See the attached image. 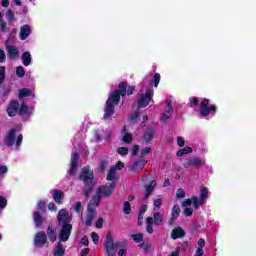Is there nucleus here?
<instances>
[{
  "mask_svg": "<svg viewBox=\"0 0 256 256\" xmlns=\"http://www.w3.org/2000/svg\"><path fill=\"white\" fill-rule=\"evenodd\" d=\"M127 95V82H120L118 84V89L111 92L104 107L103 118L105 121L111 119L115 115V105H119L121 97Z\"/></svg>",
  "mask_w": 256,
  "mask_h": 256,
  "instance_id": "f257e3e1",
  "label": "nucleus"
},
{
  "mask_svg": "<svg viewBox=\"0 0 256 256\" xmlns=\"http://www.w3.org/2000/svg\"><path fill=\"white\" fill-rule=\"evenodd\" d=\"M79 179L84 183V187L82 189L83 197H85V199H89V195L93 193V189H95V185H97L93 170H90L87 167L83 168L80 172Z\"/></svg>",
  "mask_w": 256,
  "mask_h": 256,
  "instance_id": "f03ea898",
  "label": "nucleus"
},
{
  "mask_svg": "<svg viewBox=\"0 0 256 256\" xmlns=\"http://www.w3.org/2000/svg\"><path fill=\"white\" fill-rule=\"evenodd\" d=\"M116 190L117 183L115 182L101 185L98 187L96 195L92 197L91 201L99 205V203H101V199H109L110 197H113V193H115Z\"/></svg>",
  "mask_w": 256,
  "mask_h": 256,
  "instance_id": "7ed1b4c3",
  "label": "nucleus"
},
{
  "mask_svg": "<svg viewBox=\"0 0 256 256\" xmlns=\"http://www.w3.org/2000/svg\"><path fill=\"white\" fill-rule=\"evenodd\" d=\"M22 143L23 134H19L17 136V130L15 128L10 129L4 137V145H6V147H13L15 145L16 151H19V148L21 147Z\"/></svg>",
  "mask_w": 256,
  "mask_h": 256,
  "instance_id": "20e7f679",
  "label": "nucleus"
},
{
  "mask_svg": "<svg viewBox=\"0 0 256 256\" xmlns=\"http://www.w3.org/2000/svg\"><path fill=\"white\" fill-rule=\"evenodd\" d=\"M99 207V204L90 200L87 207V214L85 219V225H91L93 220L95 219V215H97L96 209Z\"/></svg>",
  "mask_w": 256,
  "mask_h": 256,
  "instance_id": "39448f33",
  "label": "nucleus"
},
{
  "mask_svg": "<svg viewBox=\"0 0 256 256\" xmlns=\"http://www.w3.org/2000/svg\"><path fill=\"white\" fill-rule=\"evenodd\" d=\"M151 99H153V92L151 89H147L145 94H140L138 96V109H144V107H147L149 103H151Z\"/></svg>",
  "mask_w": 256,
  "mask_h": 256,
  "instance_id": "423d86ee",
  "label": "nucleus"
},
{
  "mask_svg": "<svg viewBox=\"0 0 256 256\" xmlns=\"http://www.w3.org/2000/svg\"><path fill=\"white\" fill-rule=\"evenodd\" d=\"M209 99L205 98L202 100L200 103V115L202 117H209L211 115V111L215 113L217 111V106L215 105H210L209 106Z\"/></svg>",
  "mask_w": 256,
  "mask_h": 256,
  "instance_id": "0eeeda50",
  "label": "nucleus"
},
{
  "mask_svg": "<svg viewBox=\"0 0 256 256\" xmlns=\"http://www.w3.org/2000/svg\"><path fill=\"white\" fill-rule=\"evenodd\" d=\"M209 197V189L207 187L200 188V196L197 198L196 196H193V207L194 209H199L201 205L205 203V199Z\"/></svg>",
  "mask_w": 256,
  "mask_h": 256,
  "instance_id": "6e6552de",
  "label": "nucleus"
},
{
  "mask_svg": "<svg viewBox=\"0 0 256 256\" xmlns=\"http://www.w3.org/2000/svg\"><path fill=\"white\" fill-rule=\"evenodd\" d=\"M57 219L59 225H71V221H73V217L69 215V211L67 209L59 210Z\"/></svg>",
  "mask_w": 256,
  "mask_h": 256,
  "instance_id": "1a4fd4ad",
  "label": "nucleus"
},
{
  "mask_svg": "<svg viewBox=\"0 0 256 256\" xmlns=\"http://www.w3.org/2000/svg\"><path fill=\"white\" fill-rule=\"evenodd\" d=\"M118 244H115L113 242V238L111 235H108L106 237V242H105V249H106V255L108 256H115V249H117Z\"/></svg>",
  "mask_w": 256,
  "mask_h": 256,
  "instance_id": "9d476101",
  "label": "nucleus"
},
{
  "mask_svg": "<svg viewBox=\"0 0 256 256\" xmlns=\"http://www.w3.org/2000/svg\"><path fill=\"white\" fill-rule=\"evenodd\" d=\"M72 230H73V226L71 225L62 226L59 232L60 241H62L63 243L68 241Z\"/></svg>",
  "mask_w": 256,
  "mask_h": 256,
  "instance_id": "9b49d317",
  "label": "nucleus"
},
{
  "mask_svg": "<svg viewBox=\"0 0 256 256\" xmlns=\"http://www.w3.org/2000/svg\"><path fill=\"white\" fill-rule=\"evenodd\" d=\"M47 244V234L45 232H38L34 238V246L41 248Z\"/></svg>",
  "mask_w": 256,
  "mask_h": 256,
  "instance_id": "f8f14e48",
  "label": "nucleus"
},
{
  "mask_svg": "<svg viewBox=\"0 0 256 256\" xmlns=\"http://www.w3.org/2000/svg\"><path fill=\"white\" fill-rule=\"evenodd\" d=\"M78 167H79V153L75 152L71 156V165H70V169L68 170V173L72 176L75 175V173H77Z\"/></svg>",
  "mask_w": 256,
  "mask_h": 256,
  "instance_id": "ddd939ff",
  "label": "nucleus"
},
{
  "mask_svg": "<svg viewBox=\"0 0 256 256\" xmlns=\"http://www.w3.org/2000/svg\"><path fill=\"white\" fill-rule=\"evenodd\" d=\"M203 165V160L201 158H187L184 160L185 169H189V167H201Z\"/></svg>",
  "mask_w": 256,
  "mask_h": 256,
  "instance_id": "4468645a",
  "label": "nucleus"
},
{
  "mask_svg": "<svg viewBox=\"0 0 256 256\" xmlns=\"http://www.w3.org/2000/svg\"><path fill=\"white\" fill-rule=\"evenodd\" d=\"M6 112L8 113V117H15L17 113H19V101H11L7 107Z\"/></svg>",
  "mask_w": 256,
  "mask_h": 256,
  "instance_id": "2eb2a0df",
  "label": "nucleus"
},
{
  "mask_svg": "<svg viewBox=\"0 0 256 256\" xmlns=\"http://www.w3.org/2000/svg\"><path fill=\"white\" fill-rule=\"evenodd\" d=\"M161 225L163 223V216L159 212H155L153 217L146 218V225Z\"/></svg>",
  "mask_w": 256,
  "mask_h": 256,
  "instance_id": "dca6fc26",
  "label": "nucleus"
},
{
  "mask_svg": "<svg viewBox=\"0 0 256 256\" xmlns=\"http://www.w3.org/2000/svg\"><path fill=\"white\" fill-rule=\"evenodd\" d=\"M145 165H147V161H145V159L143 158H140L138 161L132 164V173H141V171H143V169L145 168Z\"/></svg>",
  "mask_w": 256,
  "mask_h": 256,
  "instance_id": "f3484780",
  "label": "nucleus"
},
{
  "mask_svg": "<svg viewBox=\"0 0 256 256\" xmlns=\"http://www.w3.org/2000/svg\"><path fill=\"white\" fill-rule=\"evenodd\" d=\"M35 225H43L45 223V212L35 210L32 214Z\"/></svg>",
  "mask_w": 256,
  "mask_h": 256,
  "instance_id": "a211bd4d",
  "label": "nucleus"
},
{
  "mask_svg": "<svg viewBox=\"0 0 256 256\" xmlns=\"http://www.w3.org/2000/svg\"><path fill=\"white\" fill-rule=\"evenodd\" d=\"M6 49L8 51V57L11 61H15L19 59V49L13 45H6Z\"/></svg>",
  "mask_w": 256,
  "mask_h": 256,
  "instance_id": "6ab92c4d",
  "label": "nucleus"
},
{
  "mask_svg": "<svg viewBox=\"0 0 256 256\" xmlns=\"http://www.w3.org/2000/svg\"><path fill=\"white\" fill-rule=\"evenodd\" d=\"M52 197L57 205H63V199H65V193L61 190H52Z\"/></svg>",
  "mask_w": 256,
  "mask_h": 256,
  "instance_id": "aec40b11",
  "label": "nucleus"
},
{
  "mask_svg": "<svg viewBox=\"0 0 256 256\" xmlns=\"http://www.w3.org/2000/svg\"><path fill=\"white\" fill-rule=\"evenodd\" d=\"M181 214V207L178 205H174L172 208L171 218L168 221V225H174L175 220L179 218V215Z\"/></svg>",
  "mask_w": 256,
  "mask_h": 256,
  "instance_id": "412c9836",
  "label": "nucleus"
},
{
  "mask_svg": "<svg viewBox=\"0 0 256 256\" xmlns=\"http://www.w3.org/2000/svg\"><path fill=\"white\" fill-rule=\"evenodd\" d=\"M111 135V130H103L102 134L99 133V131L95 132V138L97 139V141H101L102 139H104L105 141H109L111 139Z\"/></svg>",
  "mask_w": 256,
  "mask_h": 256,
  "instance_id": "4be33fe9",
  "label": "nucleus"
},
{
  "mask_svg": "<svg viewBox=\"0 0 256 256\" xmlns=\"http://www.w3.org/2000/svg\"><path fill=\"white\" fill-rule=\"evenodd\" d=\"M29 35H31V27L29 25L22 26L19 33L21 41H25Z\"/></svg>",
  "mask_w": 256,
  "mask_h": 256,
  "instance_id": "5701e85b",
  "label": "nucleus"
},
{
  "mask_svg": "<svg viewBox=\"0 0 256 256\" xmlns=\"http://www.w3.org/2000/svg\"><path fill=\"white\" fill-rule=\"evenodd\" d=\"M154 135H155V130H153V128L151 127H148L144 132V137H143L144 143H151V141H153Z\"/></svg>",
  "mask_w": 256,
  "mask_h": 256,
  "instance_id": "b1692460",
  "label": "nucleus"
},
{
  "mask_svg": "<svg viewBox=\"0 0 256 256\" xmlns=\"http://www.w3.org/2000/svg\"><path fill=\"white\" fill-rule=\"evenodd\" d=\"M48 239L55 243L57 241V228L55 226H49L47 230Z\"/></svg>",
  "mask_w": 256,
  "mask_h": 256,
  "instance_id": "393cba45",
  "label": "nucleus"
},
{
  "mask_svg": "<svg viewBox=\"0 0 256 256\" xmlns=\"http://www.w3.org/2000/svg\"><path fill=\"white\" fill-rule=\"evenodd\" d=\"M18 115L20 117H25V115H31V110L29 109V106L25 104V102L21 103L18 109Z\"/></svg>",
  "mask_w": 256,
  "mask_h": 256,
  "instance_id": "a878e982",
  "label": "nucleus"
},
{
  "mask_svg": "<svg viewBox=\"0 0 256 256\" xmlns=\"http://www.w3.org/2000/svg\"><path fill=\"white\" fill-rule=\"evenodd\" d=\"M155 185H157V181L152 180L149 185L145 186L146 189V194L144 196V199H149V196L151 195V193H153V190L155 189Z\"/></svg>",
  "mask_w": 256,
  "mask_h": 256,
  "instance_id": "bb28decb",
  "label": "nucleus"
},
{
  "mask_svg": "<svg viewBox=\"0 0 256 256\" xmlns=\"http://www.w3.org/2000/svg\"><path fill=\"white\" fill-rule=\"evenodd\" d=\"M31 53L29 51H26L22 54V63L24 67H29L31 65Z\"/></svg>",
  "mask_w": 256,
  "mask_h": 256,
  "instance_id": "cd10ccee",
  "label": "nucleus"
},
{
  "mask_svg": "<svg viewBox=\"0 0 256 256\" xmlns=\"http://www.w3.org/2000/svg\"><path fill=\"white\" fill-rule=\"evenodd\" d=\"M185 235V230H182L181 227L174 229L171 233L172 239H181Z\"/></svg>",
  "mask_w": 256,
  "mask_h": 256,
  "instance_id": "c85d7f7f",
  "label": "nucleus"
},
{
  "mask_svg": "<svg viewBox=\"0 0 256 256\" xmlns=\"http://www.w3.org/2000/svg\"><path fill=\"white\" fill-rule=\"evenodd\" d=\"M32 92L29 88H22L19 90L18 97L19 99H24V97H31Z\"/></svg>",
  "mask_w": 256,
  "mask_h": 256,
  "instance_id": "c756f323",
  "label": "nucleus"
},
{
  "mask_svg": "<svg viewBox=\"0 0 256 256\" xmlns=\"http://www.w3.org/2000/svg\"><path fill=\"white\" fill-rule=\"evenodd\" d=\"M117 168L111 167L107 173L106 180L107 181H114L116 175H117Z\"/></svg>",
  "mask_w": 256,
  "mask_h": 256,
  "instance_id": "7c9ffc66",
  "label": "nucleus"
},
{
  "mask_svg": "<svg viewBox=\"0 0 256 256\" xmlns=\"http://www.w3.org/2000/svg\"><path fill=\"white\" fill-rule=\"evenodd\" d=\"M189 153H193V148L186 146L180 149L176 155L177 157H183V155H189Z\"/></svg>",
  "mask_w": 256,
  "mask_h": 256,
  "instance_id": "2f4dec72",
  "label": "nucleus"
},
{
  "mask_svg": "<svg viewBox=\"0 0 256 256\" xmlns=\"http://www.w3.org/2000/svg\"><path fill=\"white\" fill-rule=\"evenodd\" d=\"M63 255H65V248L63 247V244L59 242L54 251V256H63Z\"/></svg>",
  "mask_w": 256,
  "mask_h": 256,
  "instance_id": "473e14b6",
  "label": "nucleus"
},
{
  "mask_svg": "<svg viewBox=\"0 0 256 256\" xmlns=\"http://www.w3.org/2000/svg\"><path fill=\"white\" fill-rule=\"evenodd\" d=\"M38 211L42 213H47V203L43 200H38L37 202Z\"/></svg>",
  "mask_w": 256,
  "mask_h": 256,
  "instance_id": "72a5a7b5",
  "label": "nucleus"
},
{
  "mask_svg": "<svg viewBox=\"0 0 256 256\" xmlns=\"http://www.w3.org/2000/svg\"><path fill=\"white\" fill-rule=\"evenodd\" d=\"M16 77H19V79H23L25 77V68H23V66L16 67Z\"/></svg>",
  "mask_w": 256,
  "mask_h": 256,
  "instance_id": "f704fd0d",
  "label": "nucleus"
},
{
  "mask_svg": "<svg viewBox=\"0 0 256 256\" xmlns=\"http://www.w3.org/2000/svg\"><path fill=\"white\" fill-rule=\"evenodd\" d=\"M160 81H161V74L155 73L152 78V85H154V87H159Z\"/></svg>",
  "mask_w": 256,
  "mask_h": 256,
  "instance_id": "c9c22d12",
  "label": "nucleus"
},
{
  "mask_svg": "<svg viewBox=\"0 0 256 256\" xmlns=\"http://www.w3.org/2000/svg\"><path fill=\"white\" fill-rule=\"evenodd\" d=\"M139 247L144 250V253H149V251H151V243L149 242H142Z\"/></svg>",
  "mask_w": 256,
  "mask_h": 256,
  "instance_id": "e433bc0d",
  "label": "nucleus"
},
{
  "mask_svg": "<svg viewBox=\"0 0 256 256\" xmlns=\"http://www.w3.org/2000/svg\"><path fill=\"white\" fill-rule=\"evenodd\" d=\"M7 198L3 195H0V211H3L7 207Z\"/></svg>",
  "mask_w": 256,
  "mask_h": 256,
  "instance_id": "4c0bfd02",
  "label": "nucleus"
},
{
  "mask_svg": "<svg viewBox=\"0 0 256 256\" xmlns=\"http://www.w3.org/2000/svg\"><path fill=\"white\" fill-rule=\"evenodd\" d=\"M131 239H133V241H135V243H141V241H143V234H141V233L132 234Z\"/></svg>",
  "mask_w": 256,
  "mask_h": 256,
  "instance_id": "58836bf2",
  "label": "nucleus"
},
{
  "mask_svg": "<svg viewBox=\"0 0 256 256\" xmlns=\"http://www.w3.org/2000/svg\"><path fill=\"white\" fill-rule=\"evenodd\" d=\"M123 211L125 215H129L131 213V203L129 201H126L123 206Z\"/></svg>",
  "mask_w": 256,
  "mask_h": 256,
  "instance_id": "ea45409f",
  "label": "nucleus"
},
{
  "mask_svg": "<svg viewBox=\"0 0 256 256\" xmlns=\"http://www.w3.org/2000/svg\"><path fill=\"white\" fill-rule=\"evenodd\" d=\"M122 141L124 143H131V141H133V135H131L130 133H124Z\"/></svg>",
  "mask_w": 256,
  "mask_h": 256,
  "instance_id": "a19ab883",
  "label": "nucleus"
},
{
  "mask_svg": "<svg viewBox=\"0 0 256 256\" xmlns=\"http://www.w3.org/2000/svg\"><path fill=\"white\" fill-rule=\"evenodd\" d=\"M118 155L125 157V155H129V148L127 147H119L118 148Z\"/></svg>",
  "mask_w": 256,
  "mask_h": 256,
  "instance_id": "79ce46f5",
  "label": "nucleus"
},
{
  "mask_svg": "<svg viewBox=\"0 0 256 256\" xmlns=\"http://www.w3.org/2000/svg\"><path fill=\"white\" fill-rule=\"evenodd\" d=\"M5 83V66H0V85Z\"/></svg>",
  "mask_w": 256,
  "mask_h": 256,
  "instance_id": "37998d69",
  "label": "nucleus"
},
{
  "mask_svg": "<svg viewBox=\"0 0 256 256\" xmlns=\"http://www.w3.org/2000/svg\"><path fill=\"white\" fill-rule=\"evenodd\" d=\"M151 153V147H145L140 152V159H143V157H146V155H149Z\"/></svg>",
  "mask_w": 256,
  "mask_h": 256,
  "instance_id": "c03bdc74",
  "label": "nucleus"
},
{
  "mask_svg": "<svg viewBox=\"0 0 256 256\" xmlns=\"http://www.w3.org/2000/svg\"><path fill=\"white\" fill-rule=\"evenodd\" d=\"M99 167L101 171H105L109 167V160H101Z\"/></svg>",
  "mask_w": 256,
  "mask_h": 256,
  "instance_id": "a18cd8bd",
  "label": "nucleus"
},
{
  "mask_svg": "<svg viewBox=\"0 0 256 256\" xmlns=\"http://www.w3.org/2000/svg\"><path fill=\"white\" fill-rule=\"evenodd\" d=\"M161 205H163V199L161 198L156 199L154 202L155 211H159V209H161Z\"/></svg>",
  "mask_w": 256,
  "mask_h": 256,
  "instance_id": "49530a36",
  "label": "nucleus"
},
{
  "mask_svg": "<svg viewBox=\"0 0 256 256\" xmlns=\"http://www.w3.org/2000/svg\"><path fill=\"white\" fill-rule=\"evenodd\" d=\"M6 17L8 21H15V13L13 12V10H7Z\"/></svg>",
  "mask_w": 256,
  "mask_h": 256,
  "instance_id": "de8ad7c7",
  "label": "nucleus"
},
{
  "mask_svg": "<svg viewBox=\"0 0 256 256\" xmlns=\"http://www.w3.org/2000/svg\"><path fill=\"white\" fill-rule=\"evenodd\" d=\"M177 199H183L185 197V190L182 188H179L176 193Z\"/></svg>",
  "mask_w": 256,
  "mask_h": 256,
  "instance_id": "09e8293b",
  "label": "nucleus"
},
{
  "mask_svg": "<svg viewBox=\"0 0 256 256\" xmlns=\"http://www.w3.org/2000/svg\"><path fill=\"white\" fill-rule=\"evenodd\" d=\"M193 205V196L192 198L190 199H185L183 202H182V207H189Z\"/></svg>",
  "mask_w": 256,
  "mask_h": 256,
  "instance_id": "8fccbe9b",
  "label": "nucleus"
},
{
  "mask_svg": "<svg viewBox=\"0 0 256 256\" xmlns=\"http://www.w3.org/2000/svg\"><path fill=\"white\" fill-rule=\"evenodd\" d=\"M7 60V54H5V51L0 48V63H5Z\"/></svg>",
  "mask_w": 256,
  "mask_h": 256,
  "instance_id": "3c124183",
  "label": "nucleus"
},
{
  "mask_svg": "<svg viewBox=\"0 0 256 256\" xmlns=\"http://www.w3.org/2000/svg\"><path fill=\"white\" fill-rule=\"evenodd\" d=\"M169 117H171V111L166 110L161 116V121H167Z\"/></svg>",
  "mask_w": 256,
  "mask_h": 256,
  "instance_id": "603ef678",
  "label": "nucleus"
},
{
  "mask_svg": "<svg viewBox=\"0 0 256 256\" xmlns=\"http://www.w3.org/2000/svg\"><path fill=\"white\" fill-rule=\"evenodd\" d=\"M184 215L185 217H191V215H193V208L185 207Z\"/></svg>",
  "mask_w": 256,
  "mask_h": 256,
  "instance_id": "864d4df0",
  "label": "nucleus"
},
{
  "mask_svg": "<svg viewBox=\"0 0 256 256\" xmlns=\"http://www.w3.org/2000/svg\"><path fill=\"white\" fill-rule=\"evenodd\" d=\"M133 93H135V86H128V88L126 89V95H128V97H131Z\"/></svg>",
  "mask_w": 256,
  "mask_h": 256,
  "instance_id": "5fc2aeb1",
  "label": "nucleus"
},
{
  "mask_svg": "<svg viewBox=\"0 0 256 256\" xmlns=\"http://www.w3.org/2000/svg\"><path fill=\"white\" fill-rule=\"evenodd\" d=\"M0 31H3L4 33H7V31H9V27L7 26V22H1L0 23Z\"/></svg>",
  "mask_w": 256,
  "mask_h": 256,
  "instance_id": "6e6d98bb",
  "label": "nucleus"
},
{
  "mask_svg": "<svg viewBox=\"0 0 256 256\" xmlns=\"http://www.w3.org/2000/svg\"><path fill=\"white\" fill-rule=\"evenodd\" d=\"M139 153V145H134L131 150L132 157H135Z\"/></svg>",
  "mask_w": 256,
  "mask_h": 256,
  "instance_id": "4d7b16f0",
  "label": "nucleus"
},
{
  "mask_svg": "<svg viewBox=\"0 0 256 256\" xmlns=\"http://www.w3.org/2000/svg\"><path fill=\"white\" fill-rule=\"evenodd\" d=\"M190 105L191 106H195V107H198L199 106V99L195 98V97H192L190 98Z\"/></svg>",
  "mask_w": 256,
  "mask_h": 256,
  "instance_id": "13d9d810",
  "label": "nucleus"
},
{
  "mask_svg": "<svg viewBox=\"0 0 256 256\" xmlns=\"http://www.w3.org/2000/svg\"><path fill=\"white\" fill-rule=\"evenodd\" d=\"M91 237H92L93 243L97 245V243H99V235H97V233L95 232H92Z\"/></svg>",
  "mask_w": 256,
  "mask_h": 256,
  "instance_id": "bf43d9fd",
  "label": "nucleus"
},
{
  "mask_svg": "<svg viewBox=\"0 0 256 256\" xmlns=\"http://www.w3.org/2000/svg\"><path fill=\"white\" fill-rule=\"evenodd\" d=\"M48 209H49V211L56 212L57 211V205H55V203H53V202H50L48 204Z\"/></svg>",
  "mask_w": 256,
  "mask_h": 256,
  "instance_id": "052dcab7",
  "label": "nucleus"
},
{
  "mask_svg": "<svg viewBox=\"0 0 256 256\" xmlns=\"http://www.w3.org/2000/svg\"><path fill=\"white\" fill-rule=\"evenodd\" d=\"M137 119H139V112H134L130 115V121H137Z\"/></svg>",
  "mask_w": 256,
  "mask_h": 256,
  "instance_id": "680f3d73",
  "label": "nucleus"
},
{
  "mask_svg": "<svg viewBox=\"0 0 256 256\" xmlns=\"http://www.w3.org/2000/svg\"><path fill=\"white\" fill-rule=\"evenodd\" d=\"M145 221V214H138V225H142Z\"/></svg>",
  "mask_w": 256,
  "mask_h": 256,
  "instance_id": "e2e57ef3",
  "label": "nucleus"
},
{
  "mask_svg": "<svg viewBox=\"0 0 256 256\" xmlns=\"http://www.w3.org/2000/svg\"><path fill=\"white\" fill-rule=\"evenodd\" d=\"M7 171H9V168H7L6 165L0 166V175H5V173H7Z\"/></svg>",
  "mask_w": 256,
  "mask_h": 256,
  "instance_id": "0e129e2a",
  "label": "nucleus"
},
{
  "mask_svg": "<svg viewBox=\"0 0 256 256\" xmlns=\"http://www.w3.org/2000/svg\"><path fill=\"white\" fill-rule=\"evenodd\" d=\"M177 145H178V147H184L185 146V140L183 139V137H178Z\"/></svg>",
  "mask_w": 256,
  "mask_h": 256,
  "instance_id": "69168bd1",
  "label": "nucleus"
},
{
  "mask_svg": "<svg viewBox=\"0 0 256 256\" xmlns=\"http://www.w3.org/2000/svg\"><path fill=\"white\" fill-rule=\"evenodd\" d=\"M81 202H76L74 205V210L76 211V213H81Z\"/></svg>",
  "mask_w": 256,
  "mask_h": 256,
  "instance_id": "338daca9",
  "label": "nucleus"
},
{
  "mask_svg": "<svg viewBox=\"0 0 256 256\" xmlns=\"http://www.w3.org/2000/svg\"><path fill=\"white\" fill-rule=\"evenodd\" d=\"M181 250L177 248L176 250L172 251L169 256H179Z\"/></svg>",
  "mask_w": 256,
  "mask_h": 256,
  "instance_id": "774afa93",
  "label": "nucleus"
}]
</instances>
